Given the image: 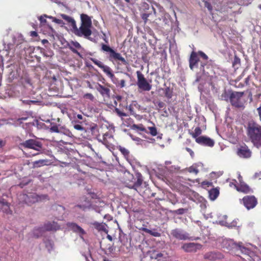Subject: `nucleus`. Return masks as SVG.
I'll return each instance as SVG.
<instances>
[{
	"label": "nucleus",
	"instance_id": "obj_1",
	"mask_svg": "<svg viewBox=\"0 0 261 261\" xmlns=\"http://www.w3.org/2000/svg\"><path fill=\"white\" fill-rule=\"evenodd\" d=\"M247 134L254 146L258 148L261 147V126L255 123H249Z\"/></svg>",
	"mask_w": 261,
	"mask_h": 261
},
{
	"label": "nucleus",
	"instance_id": "obj_2",
	"mask_svg": "<svg viewBox=\"0 0 261 261\" xmlns=\"http://www.w3.org/2000/svg\"><path fill=\"white\" fill-rule=\"evenodd\" d=\"M143 178L141 173L136 174V177L128 171L124 173L123 182L126 187L134 189L137 191L142 184Z\"/></svg>",
	"mask_w": 261,
	"mask_h": 261
},
{
	"label": "nucleus",
	"instance_id": "obj_3",
	"mask_svg": "<svg viewBox=\"0 0 261 261\" xmlns=\"http://www.w3.org/2000/svg\"><path fill=\"white\" fill-rule=\"evenodd\" d=\"M197 54L200 56L205 61H206L208 59V57L203 52L199 51L197 54L196 53L193 51L191 53L189 60L190 67L192 70H194L195 68H199L200 71L204 74L205 73L204 69L205 64L199 61Z\"/></svg>",
	"mask_w": 261,
	"mask_h": 261
},
{
	"label": "nucleus",
	"instance_id": "obj_4",
	"mask_svg": "<svg viewBox=\"0 0 261 261\" xmlns=\"http://www.w3.org/2000/svg\"><path fill=\"white\" fill-rule=\"evenodd\" d=\"M101 50L109 54V59L111 61H120L124 65H127V62L126 60L121 56V54L116 52L114 49L111 48L109 45L102 44Z\"/></svg>",
	"mask_w": 261,
	"mask_h": 261
},
{
	"label": "nucleus",
	"instance_id": "obj_5",
	"mask_svg": "<svg viewBox=\"0 0 261 261\" xmlns=\"http://www.w3.org/2000/svg\"><path fill=\"white\" fill-rule=\"evenodd\" d=\"M244 93L243 92H233L230 95V101L231 105L237 108H243L244 100L243 96Z\"/></svg>",
	"mask_w": 261,
	"mask_h": 261
},
{
	"label": "nucleus",
	"instance_id": "obj_6",
	"mask_svg": "<svg viewBox=\"0 0 261 261\" xmlns=\"http://www.w3.org/2000/svg\"><path fill=\"white\" fill-rule=\"evenodd\" d=\"M60 229V225L55 222H49L45 223L42 228H38L34 230V234L37 237L41 235L42 232L44 230H57Z\"/></svg>",
	"mask_w": 261,
	"mask_h": 261
},
{
	"label": "nucleus",
	"instance_id": "obj_7",
	"mask_svg": "<svg viewBox=\"0 0 261 261\" xmlns=\"http://www.w3.org/2000/svg\"><path fill=\"white\" fill-rule=\"evenodd\" d=\"M90 27L81 25L79 28H76L73 29L74 34L80 37L84 36L88 39L93 41L92 39L90 37L92 34Z\"/></svg>",
	"mask_w": 261,
	"mask_h": 261
},
{
	"label": "nucleus",
	"instance_id": "obj_8",
	"mask_svg": "<svg viewBox=\"0 0 261 261\" xmlns=\"http://www.w3.org/2000/svg\"><path fill=\"white\" fill-rule=\"evenodd\" d=\"M20 146L25 148H29L40 151L42 148V143L34 139H29L20 143Z\"/></svg>",
	"mask_w": 261,
	"mask_h": 261
},
{
	"label": "nucleus",
	"instance_id": "obj_9",
	"mask_svg": "<svg viewBox=\"0 0 261 261\" xmlns=\"http://www.w3.org/2000/svg\"><path fill=\"white\" fill-rule=\"evenodd\" d=\"M137 75L138 87L144 91H149L151 89V86L148 83L144 75L140 71H137Z\"/></svg>",
	"mask_w": 261,
	"mask_h": 261
},
{
	"label": "nucleus",
	"instance_id": "obj_10",
	"mask_svg": "<svg viewBox=\"0 0 261 261\" xmlns=\"http://www.w3.org/2000/svg\"><path fill=\"white\" fill-rule=\"evenodd\" d=\"M21 196L24 201L28 204L38 202L47 198L46 195L39 196L34 193H31L29 195L23 194Z\"/></svg>",
	"mask_w": 261,
	"mask_h": 261
},
{
	"label": "nucleus",
	"instance_id": "obj_11",
	"mask_svg": "<svg viewBox=\"0 0 261 261\" xmlns=\"http://www.w3.org/2000/svg\"><path fill=\"white\" fill-rule=\"evenodd\" d=\"M242 201L244 205L247 210L254 208L257 204V200L253 196H245Z\"/></svg>",
	"mask_w": 261,
	"mask_h": 261
},
{
	"label": "nucleus",
	"instance_id": "obj_12",
	"mask_svg": "<svg viewBox=\"0 0 261 261\" xmlns=\"http://www.w3.org/2000/svg\"><path fill=\"white\" fill-rule=\"evenodd\" d=\"M181 248L185 252H192L201 249L202 245L198 243H189L184 244Z\"/></svg>",
	"mask_w": 261,
	"mask_h": 261
},
{
	"label": "nucleus",
	"instance_id": "obj_13",
	"mask_svg": "<svg viewBox=\"0 0 261 261\" xmlns=\"http://www.w3.org/2000/svg\"><path fill=\"white\" fill-rule=\"evenodd\" d=\"M223 257V255L219 252H209L204 255L205 259L213 261L221 259Z\"/></svg>",
	"mask_w": 261,
	"mask_h": 261
},
{
	"label": "nucleus",
	"instance_id": "obj_14",
	"mask_svg": "<svg viewBox=\"0 0 261 261\" xmlns=\"http://www.w3.org/2000/svg\"><path fill=\"white\" fill-rule=\"evenodd\" d=\"M196 142L202 145L207 146L209 147H213L214 145V141L205 136H200L196 138Z\"/></svg>",
	"mask_w": 261,
	"mask_h": 261
},
{
	"label": "nucleus",
	"instance_id": "obj_15",
	"mask_svg": "<svg viewBox=\"0 0 261 261\" xmlns=\"http://www.w3.org/2000/svg\"><path fill=\"white\" fill-rule=\"evenodd\" d=\"M222 245L223 248L228 250H231L233 249L237 250L238 244L234 243L232 240L225 239L223 240Z\"/></svg>",
	"mask_w": 261,
	"mask_h": 261
},
{
	"label": "nucleus",
	"instance_id": "obj_16",
	"mask_svg": "<svg viewBox=\"0 0 261 261\" xmlns=\"http://www.w3.org/2000/svg\"><path fill=\"white\" fill-rule=\"evenodd\" d=\"M171 234L178 240H186L189 239L188 234L186 233H184L182 230L179 229L172 230L171 232Z\"/></svg>",
	"mask_w": 261,
	"mask_h": 261
},
{
	"label": "nucleus",
	"instance_id": "obj_17",
	"mask_svg": "<svg viewBox=\"0 0 261 261\" xmlns=\"http://www.w3.org/2000/svg\"><path fill=\"white\" fill-rule=\"evenodd\" d=\"M49 129L50 131L52 133H63L66 135H68L70 133L68 129H65L60 125L54 124L52 123H51V127Z\"/></svg>",
	"mask_w": 261,
	"mask_h": 261
},
{
	"label": "nucleus",
	"instance_id": "obj_18",
	"mask_svg": "<svg viewBox=\"0 0 261 261\" xmlns=\"http://www.w3.org/2000/svg\"><path fill=\"white\" fill-rule=\"evenodd\" d=\"M238 155L244 158H250L251 155V151L247 146H241L238 150Z\"/></svg>",
	"mask_w": 261,
	"mask_h": 261
},
{
	"label": "nucleus",
	"instance_id": "obj_19",
	"mask_svg": "<svg viewBox=\"0 0 261 261\" xmlns=\"http://www.w3.org/2000/svg\"><path fill=\"white\" fill-rule=\"evenodd\" d=\"M68 227L74 232L77 233L83 238L82 235L85 234V230L81 228L80 226L74 223H68L67 224Z\"/></svg>",
	"mask_w": 261,
	"mask_h": 261
},
{
	"label": "nucleus",
	"instance_id": "obj_20",
	"mask_svg": "<svg viewBox=\"0 0 261 261\" xmlns=\"http://www.w3.org/2000/svg\"><path fill=\"white\" fill-rule=\"evenodd\" d=\"M150 256L152 259H157L158 260H162L163 258H165L166 254L163 253L159 252L156 250H151L149 252Z\"/></svg>",
	"mask_w": 261,
	"mask_h": 261
},
{
	"label": "nucleus",
	"instance_id": "obj_21",
	"mask_svg": "<svg viewBox=\"0 0 261 261\" xmlns=\"http://www.w3.org/2000/svg\"><path fill=\"white\" fill-rule=\"evenodd\" d=\"M68 46L69 48L74 53L80 55L77 49H81L82 48L80 44L77 41H71L68 43Z\"/></svg>",
	"mask_w": 261,
	"mask_h": 261
},
{
	"label": "nucleus",
	"instance_id": "obj_22",
	"mask_svg": "<svg viewBox=\"0 0 261 261\" xmlns=\"http://www.w3.org/2000/svg\"><path fill=\"white\" fill-rule=\"evenodd\" d=\"M234 187L238 191L242 192L243 193H248L250 192V189L244 181H242V179L240 180V185L237 186L234 184Z\"/></svg>",
	"mask_w": 261,
	"mask_h": 261
},
{
	"label": "nucleus",
	"instance_id": "obj_23",
	"mask_svg": "<svg viewBox=\"0 0 261 261\" xmlns=\"http://www.w3.org/2000/svg\"><path fill=\"white\" fill-rule=\"evenodd\" d=\"M81 25L87 27H92V21L91 18L86 14L81 15Z\"/></svg>",
	"mask_w": 261,
	"mask_h": 261
},
{
	"label": "nucleus",
	"instance_id": "obj_24",
	"mask_svg": "<svg viewBox=\"0 0 261 261\" xmlns=\"http://www.w3.org/2000/svg\"><path fill=\"white\" fill-rule=\"evenodd\" d=\"M95 88L103 96L109 95L110 89L99 84H97L95 85Z\"/></svg>",
	"mask_w": 261,
	"mask_h": 261
},
{
	"label": "nucleus",
	"instance_id": "obj_25",
	"mask_svg": "<svg viewBox=\"0 0 261 261\" xmlns=\"http://www.w3.org/2000/svg\"><path fill=\"white\" fill-rule=\"evenodd\" d=\"M61 16L72 27L73 29L76 28V22L73 18L64 14H61Z\"/></svg>",
	"mask_w": 261,
	"mask_h": 261
},
{
	"label": "nucleus",
	"instance_id": "obj_26",
	"mask_svg": "<svg viewBox=\"0 0 261 261\" xmlns=\"http://www.w3.org/2000/svg\"><path fill=\"white\" fill-rule=\"evenodd\" d=\"M237 250H240L244 254L247 255V256L248 257V258L249 257V256H251V255H253V253L251 252L249 249L243 246L242 245V243H239L238 244V248H237Z\"/></svg>",
	"mask_w": 261,
	"mask_h": 261
},
{
	"label": "nucleus",
	"instance_id": "obj_27",
	"mask_svg": "<svg viewBox=\"0 0 261 261\" xmlns=\"http://www.w3.org/2000/svg\"><path fill=\"white\" fill-rule=\"evenodd\" d=\"M22 103L24 105H39L41 102L40 101L36 99H31L30 98H24L21 100Z\"/></svg>",
	"mask_w": 261,
	"mask_h": 261
},
{
	"label": "nucleus",
	"instance_id": "obj_28",
	"mask_svg": "<svg viewBox=\"0 0 261 261\" xmlns=\"http://www.w3.org/2000/svg\"><path fill=\"white\" fill-rule=\"evenodd\" d=\"M113 136L109 133H106L103 136L102 143L106 146H109L112 144Z\"/></svg>",
	"mask_w": 261,
	"mask_h": 261
},
{
	"label": "nucleus",
	"instance_id": "obj_29",
	"mask_svg": "<svg viewBox=\"0 0 261 261\" xmlns=\"http://www.w3.org/2000/svg\"><path fill=\"white\" fill-rule=\"evenodd\" d=\"M201 165V163H197L192 165L191 166L185 169V170L188 171L191 173H194L195 175H197L199 172V170L198 167H199Z\"/></svg>",
	"mask_w": 261,
	"mask_h": 261
},
{
	"label": "nucleus",
	"instance_id": "obj_30",
	"mask_svg": "<svg viewBox=\"0 0 261 261\" xmlns=\"http://www.w3.org/2000/svg\"><path fill=\"white\" fill-rule=\"evenodd\" d=\"M209 197L211 200H215L219 194V190L218 188H214L208 191Z\"/></svg>",
	"mask_w": 261,
	"mask_h": 261
},
{
	"label": "nucleus",
	"instance_id": "obj_31",
	"mask_svg": "<svg viewBox=\"0 0 261 261\" xmlns=\"http://www.w3.org/2000/svg\"><path fill=\"white\" fill-rule=\"evenodd\" d=\"M93 225L97 230L99 231H103L106 233H107L108 231L107 228V226L105 223L95 222L93 223Z\"/></svg>",
	"mask_w": 261,
	"mask_h": 261
},
{
	"label": "nucleus",
	"instance_id": "obj_32",
	"mask_svg": "<svg viewBox=\"0 0 261 261\" xmlns=\"http://www.w3.org/2000/svg\"><path fill=\"white\" fill-rule=\"evenodd\" d=\"M103 71L107 74V75L111 79L112 81H114L115 75L112 72L111 69L108 66L104 65L101 68Z\"/></svg>",
	"mask_w": 261,
	"mask_h": 261
},
{
	"label": "nucleus",
	"instance_id": "obj_33",
	"mask_svg": "<svg viewBox=\"0 0 261 261\" xmlns=\"http://www.w3.org/2000/svg\"><path fill=\"white\" fill-rule=\"evenodd\" d=\"M48 161L47 160H40L33 162V167L34 168L40 167L47 164Z\"/></svg>",
	"mask_w": 261,
	"mask_h": 261
},
{
	"label": "nucleus",
	"instance_id": "obj_34",
	"mask_svg": "<svg viewBox=\"0 0 261 261\" xmlns=\"http://www.w3.org/2000/svg\"><path fill=\"white\" fill-rule=\"evenodd\" d=\"M201 129L199 127H196L194 129V131L192 134V136L193 138L195 139V140L196 141V138L199 137V136L201 135Z\"/></svg>",
	"mask_w": 261,
	"mask_h": 261
},
{
	"label": "nucleus",
	"instance_id": "obj_35",
	"mask_svg": "<svg viewBox=\"0 0 261 261\" xmlns=\"http://www.w3.org/2000/svg\"><path fill=\"white\" fill-rule=\"evenodd\" d=\"M132 138L133 140L136 142L137 144H140L141 145H145L146 143V141L142 140L138 137H132Z\"/></svg>",
	"mask_w": 261,
	"mask_h": 261
},
{
	"label": "nucleus",
	"instance_id": "obj_36",
	"mask_svg": "<svg viewBox=\"0 0 261 261\" xmlns=\"http://www.w3.org/2000/svg\"><path fill=\"white\" fill-rule=\"evenodd\" d=\"M172 92L170 90L169 88H167L165 90V96L168 98V99H170L172 97Z\"/></svg>",
	"mask_w": 261,
	"mask_h": 261
},
{
	"label": "nucleus",
	"instance_id": "obj_37",
	"mask_svg": "<svg viewBox=\"0 0 261 261\" xmlns=\"http://www.w3.org/2000/svg\"><path fill=\"white\" fill-rule=\"evenodd\" d=\"M248 259L250 261H261L260 257L257 255H254V253L253 255L249 256V257L248 258Z\"/></svg>",
	"mask_w": 261,
	"mask_h": 261
},
{
	"label": "nucleus",
	"instance_id": "obj_38",
	"mask_svg": "<svg viewBox=\"0 0 261 261\" xmlns=\"http://www.w3.org/2000/svg\"><path fill=\"white\" fill-rule=\"evenodd\" d=\"M91 60L92 61L93 63H94L95 65L98 66L100 68H102V67L104 66V65L101 61H98L96 59L92 58Z\"/></svg>",
	"mask_w": 261,
	"mask_h": 261
},
{
	"label": "nucleus",
	"instance_id": "obj_39",
	"mask_svg": "<svg viewBox=\"0 0 261 261\" xmlns=\"http://www.w3.org/2000/svg\"><path fill=\"white\" fill-rule=\"evenodd\" d=\"M149 133L152 136H155L157 135V130L155 127H148Z\"/></svg>",
	"mask_w": 261,
	"mask_h": 261
},
{
	"label": "nucleus",
	"instance_id": "obj_40",
	"mask_svg": "<svg viewBox=\"0 0 261 261\" xmlns=\"http://www.w3.org/2000/svg\"><path fill=\"white\" fill-rule=\"evenodd\" d=\"M28 116L20 117L16 120V122H17V123L21 124L23 121L27 120L28 119Z\"/></svg>",
	"mask_w": 261,
	"mask_h": 261
},
{
	"label": "nucleus",
	"instance_id": "obj_41",
	"mask_svg": "<svg viewBox=\"0 0 261 261\" xmlns=\"http://www.w3.org/2000/svg\"><path fill=\"white\" fill-rule=\"evenodd\" d=\"M49 16H47L46 15H44V16H41L39 17V20L41 22V23L42 25H44L45 23L46 22V20L45 19V18L48 17Z\"/></svg>",
	"mask_w": 261,
	"mask_h": 261
},
{
	"label": "nucleus",
	"instance_id": "obj_42",
	"mask_svg": "<svg viewBox=\"0 0 261 261\" xmlns=\"http://www.w3.org/2000/svg\"><path fill=\"white\" fill-rule=\"evenodd\" d=\"M120 152L124 155H127L129 153V151L127 149L124 147H120L119 148Z\"/></svg>",
	"mask_w": 261,
	"mask_h": 261
},
{
	"label": "nucleus",
	"instance_id": "obj_43",
	"mask_svg": "<svg viewBox=\"0 0 261 261\" xmlns=\"http://www.w3.org/2000/svg\"><path fill=\"white\" fill-rule=\"evenodd\" d=\"M84 97L86 99H89L91 101H93L94 99L93 95L91 93H87L84 95Z\"/></svg>",
	"mask_w": 261,
	"mask_h": 261
},
{
	"label": "nucleus",
	"instance_id": "obj_44",
	"mask_svg": "<svg viewBox=\"0 0 261 261\" xmlns=\"http://www.w3.org/2000/svg\"><path fill=\"white\" fill-rule=\"evenodd\" d=\"M133 127L138 130H140L141 131H145L146 132H147V130L145 129V127L142 125H134L133 126Z\"/></svg>",
	"mask_w": 261,
	"mask_h": 261
},
{
	"label": "nucleus",
	"instance_id": "obj_45",
	"mask_svg": "<svg viewBox=\"0 0 261 261\" xmlns=\"http://www.w3.org/2000/svg\"><path fill=\"white\" fill-rule=\"evenodd\" d=\"M115 111L117 113V114H118V115H119L120 117L126 116V114L125 113L121 112L118 109H116Z\"/></svg>",
	"mask_w": 261,
	"mask_h": 261
},
{
	"label": "nucleus",
	"instance_id": "obj_46",
	"mask_svg": "<svg viewBox=\"0 0 261 261\" xmlns=\"http://www.w3.org/2000/svg\"><path fill=\"white\" fill-rule=\"evenodd\" d=\"M48 18L51 19L53 20V21L55 22L58 24H61L62 23V20H61V19L54 18L52 16H49L48 17Z\"/></svg>",
	"mask_w": 261,
	"mask_h": 261
},
{
	"label": "nucleus",
	"instance_id": "obj_47",
	"mask_svg": "<svg viewBox=\"0 0 261 261\" xmlns=\"http://www.w3.org/2000/svg\"><path fill=\"white\" fill-rule=\"evenodd\" d=\"M204 6L207 8V9L209 10V11L211 12L212 11V6L211 5L207 2H205L204 3Z\"/></svg>",
	"mask_w": 261,
	"mask_h": 261
},
{
	"label": "nucleus",
	"instance_id": "obj_48",
	"mask_svg": "<svg viewBox=\"0 0 261 261\" xmlns=\"http://www.w3.org/2000/svg\"><path fill=\"white\" fill-rule=\"evenodd\" d=\"M73 127L76 130H81V131L84 130V128L82 125H81L80 124H75L73 126Z\"/></svg>",
	"mask_w": 261,
	"mask_h": 261
},
{
	"label": "nucleus",
	"instance_id": "obj_49",
	"mask_svg": "<svg viewBox=\"0 0 261 261\" xmlns=\"http://www.w3.org/2000/svg\"><path fill=\"white\" fill-rule=\"evenodd\" d=\"M125 86V81L124 80H121L120 83L118 84L117 86H119L120 88L124 87Z\"/></svg>",
	"mask_w": 261,
	"mask_h": 261
},
{
	"label": "nucleus",
	"instance_id": "obj_50",
	"mask_svg": "<svg viewBox=\"0 0 261 261\" xmlns=\"http://www.w3.org/2000/svg\"><path fill=\"white\" fill-rule=\"evenodd\" d=\"M149 234L152 235L153 237H156L160 236V233L159 232H158L157 231H152L151 230V232H149Z\"/></svg>",
	"mask_w": 261,
	"mask_h": 261
},
{
	"label": "nucleus",
	"instance_id": "obj_51",
	"mask_svg": "<svg viewBox=\"0 0 261 261\" xmlns=\"http://www.w3.org/2000/svg\"><path fill=\"white\" fill-rule=\"evenodd\" d=\"M186 210L184 208H179L176 210V213L178 214H183L186 212Z\"/></svg>",
	"mask_w": 261,
	"mask_h": 261
},
{
	"label": "nucleus",
	"instance_id": "obj_52",
	"mask_svg": "<svg viewBox=\"0 0 261 261\" xmlns=\"http://www.w3.org/2000/svg\"><path fill=\"white\" fill-rule=\"evenodd\" d=\"M212 182L207 181H204L202 182V185L203 186H207V187H209L210 186H212Z\"/></svg>",
	"mask_w": 261,
	"mask_h": 261
},
{
	"label": "nucleus",
	"instance_id": "obj_53",
	"mask_svg": "<svg viewBox=\"0 0 261 261\" xmlns=\"http://www.w3.org/2000/svg\"><path fill=\"white\" fill-rule=\"evenodd\" d=\"M186 149L187 151L190 153L191 157L193 158L194 156V152L192 150V149L188 147H187Z\"/></svg>",
	"mask_w": 261,
	"mask_h": 261
},
{
	"label": "nucleus",
	"instance_id": "obj_54",
	"mask_svg": "<svg viewBox=\"0 0 261 261\" xmlns=\"http://www.w3.org/2000/svg\"><path fill=\"white\" fill-rule=\"evenodd\" d=\"M179 170V167L178 166H172L171 167V169H170V170L172 171H178Z\"/></svg>",
	"mask_w": 261,
	"mask_h": 261
},
{
	"label": "nucleus",
	"instance_id": "obj_55",
	"mask_svg": "<svg viewBox=\"0 0 261 261\" xmlns=\"http://www.w3.org/2000/svg\"><path fill=\"white\" fill-rule=\"evenodd\" d=\"M256 110L257 111V113H258V116L259 117V120L261 121V106L260 107H259L258 108H257Z\"/></svg>",
	"mask_w": 261,
	"mask_h": 261
},
{
	"label": "nucleus",
	"instance_id": "obj_56",
	"mask_svg": "<svg viewBox=\"0 0 261 261\" xmlns=\"http://www.w3.org/2000/svg\"><path fill=\"white\" fill-rule=\"evenodd\" d=\"M0 204H2V205H6V206H7L8 207H9L8 202H7V201H6L4 200H0Z\"/></svg>",
	"mask_w": 261,
	"mask_h": 261
},
{
	"label": "nucleus",
	"instance_id": "obj_57",
	"mask_svg": "<svg viewBox=\"0 0 261 261\" xmlns=\"http://www.w3.org/2000/svg\"><path fill=\"white\" fill-rule=\"evenodd\" d=\"M31 36L32 37H36L37 36V33L35 31H32L31 32Z\"/></svg>",
	"mask_w": 261,
	"mask_h": 261
},
{
	"label": "nucleus",
	"instance_id": "obj_58",
	"mask_svg": "<svg viewBox=\"0 0 261 261\" xmlns=\"http://www.w3.org/2000/svg\"><path fill=\"white\" fill-rule=\"evenodd\" d=\"M142 230L144 231H145V232L148 233H149V232H151V230H150L148 228H142Z\"/></svg>",
	"mask_w": 261,
	"mask_h": 261
},
{
	"label": "nucleus",
	"instance_id": "obj_59",
	"mask_svg": "<svg viewBox=\"0 0 261 261\" xmlns=\"http://www.w3.org/2000/svg\"><path fill=\"white\" fill-rule=\"evenodd\" d=\"M114 84H115L116 86H117L118 84H119L118 80L115 77L114 81H112Z\"/></svg>",
	"mask_w": 261,
	"mask_h": 261
},
{
	"label": "nucleus",
	"instance_id": "obj_60",
	"mask_svg": "<svg viewBox=\"0 0 261 261\" xmlns=\"http://www.w3.org/2000/svg\"><path fill=\"white\" fill-rule=\"evenodd\" d=\"M114 84H115L116 86H117L118 84H119L118 80L115 77L114 81H112Z\"/></svg>",
	"mask_w": 261,
	"mask_h": 261
},
{
	"label": "nucleus",
	"instance_id": "obj_61",
	"mask_svg": "<svg viewBox=\"0 0 261 261\" xmlns=\"http://www.w3.org/2000/svg\"><path fill=\"white\" fill-rule=\"evenodd\" d=\"M164 103L163 102H159L158 103V106L160 108H162L164 107Z\"/></svg>",
	"mask_w": 261,
	"mask_h": 261
},
{
	"label": "nucleus",
	"instance_id": "obj_62",
	"mask_svg": "<svg viewBox=\"0 0 261 261\" xmlns=\"http://www.w3.org/2000/svg\"><path fill=\"white\" fill-rule=\"evenodd\" d=\"M238 179L239 181L240 182V180L242 179V181H243L242 177L241 176V174L240 173H238Z\"/></svg>",
	"mask_w": 261,
	"mask_h": 261
},
{
	"label": "nucleus",
	"instance_id": "obj_63",
	"mask_svg": "<svg viewBox=\"0 0 261 261\" xmlns=\"http://www.w3.org/2000/svg\"><path fill=\"white\" fill-rule=\"evenodd\" d=\"M76 206L79 207L80 208H82L84 210L86 208V206H82L81 205H78Z\"/></svg>",
	"mask_w": 261,
	"mask_h": 261
},
{
	"label": "nucleus",
	"instance_id": "obj_64",
	"mask_svg": "<svg viewBox=\"0 0 261 261\" xmlns=\"http://www.w3.org/2000/svg\"><path fill=\"white\" fill-rule=\"evenodd\" d=\"M77 118L78 119H82V118H83V116H82V115H81V114H78V115H77Z\"/></svg>",
	"mask_w": 261,
	"mask_h": 261
}]
</instances>
